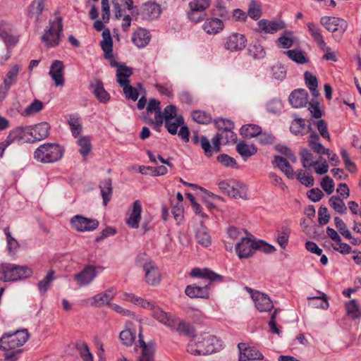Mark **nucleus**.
I'll return each mask as SVG.
<instances>
[{
	"mask_svg": "<svg viewBox=\"0 0 361 361\" xmlns=\"http://www.w3.org/2000/svg\"><path fill=\"white\" fill-rule=\"evenodd\" d=\"M27 329L17 330L13 333L4 334L0 338V349L4 352L6 361H16L23 353L20 348L28 340Z\"/></svg>",
	"mask_w": 361,
	"mask_h": 361,
	"instance_id": "1",
	"label": "nucleus"
},
{
	"mask_svg": "<svg viewBox=\"0 0 361 361\" xmlns=\"http://www.w3.org/2000/svg\"><path fill=\"white\" fill-rule=\"evenodd\" d=\"M220 341L215 336L204 335L197 341H191L187 351L194 355H207L215 353L221 346Z\"/></svg>",
	"mask_w": 361,
	"mask_h": 361,
	"instance_id": "2",
	"label": "nucleus"
},
{
	"mask_svg": "<svg viewBox=\"0 0 361 361\" xmlns=\"http://www.w3.org/2000/svg\"><path fill=\"white\" fill-rule=\"evenodd\" d=\"M64 148L57 143L47 142L39 146L34 152V159L40 163L51 164L59 161L63 156Z\"/></svg>",
	"mask_w": 361,
	"mask_h": 361,
	"instance_id": "3",
	"label": "nucleus"
},
{
	"mask_svg": "<svg viewBox=\"0 0 361 361\" xmlns=\"http://www.w3.org/2000/svg\"><path fill=\"white\" fill-rule=\"evenodd\" d=\"M32 270L27 266L5 263L0 265V280L4 282H13L29 278Z\"/></svg>",
	"mask_w": 361,
	"mask_h": 361,
	"instance_id": "4",
	"label": "nucleus"
},
{
	"mask_svg": "<svg viewBox=\"0 0 361 361\" xmlns=\"http://www.w3.org/2000/svg\"><path fill=\"white\" fill-rule=\"evenodd\" d=\"M320 23L329 32H332L333 37L336 42L341 41L348 27L347 21L343 18L332 16L322 17Z\"/></svg>",
	"mask_w": 361,
	"mask_h": 361,
	"instance_id": "5",
	"label": "nucleus"
},
{
	"mask_svg": "<svg viewBox=\"0 0 361 361\" xmlns=\"http://www.w3.org/2000/svg\"><path fill=\"white\" fill-rule=\"evenodd\" d=\"M63 32L62 20L61 18L57 21L50 22V27L42 36V40L49 47H54L59 44L60 38Z\"/></svg>",
	"mask_w": 361,
	"mask_h": 361,
	"instance_id": "6",
	"label": "nucleus"
},
{
	"mask_svg": "<svg viewBox=\"0 0 361 361\" xmlns=\"http://www.w3.org/2000/svg\"><path fill=\"white\" fill-rule=\"evenodd\" d=\"M257 240L255 238L243 237L235 245V252L240 259L252 257L255 251Z\"/></svg>",
	"mask_w": 361,
	"mask_h": 361,
	"instance_id": "7",
	"label": "nucleus"
},
{
	"mask_svg": "<svg viewBox=\"0 0 361 361\" xmlns=\"http://www.w3.org/2000/svg\"><path fill=\"white\" fill-rule=\"evenodd\" d=\"M31 126H18L11 130L6 137V142L11 144L13 142H20L23 141L26 143H32L31 137Z\"/></svg>",
	"mask_w": 361,
	"mask_h": 361,
	"instance_id": "8",
	"label": "nucleus"
},
{
	"mask_svg": "<svg viewBox=\"0 0 361 361\" xmlns=\"http://www.w3.org/2000/svg\"><path fill=\"white\" fill-rule=\"evenodd\" d=\"M139 13L143 20L152 21L160 16L161 8L160 5L154 1H147L141 5Z\"/></svg>",
	"mask_w": 361,
	"mask_h": 361,
	"instance_id": "9",
	"label": "nucleus"
},
{
	"mask_svg": "<svg viewBox=\"0 0 361 361\" xmlns=\"http://www.w3.org/2000/svg\"><path fill=\"white\" fill-rule=\"evenodd\" d=\"M247 44V39L243 34L233 32L227 36L224 41V48L230 51L243 50Z\"/></svg>",
	"mask_w": 361,
	"mask_h": 361,
	"instance_id": "10",
	"label": "nucleus"
},
{
	"mask_svg": "<svg viewBox=\"0 0 361 361\" xmlns=\"http://www.w3.org/2000/svg\"><path fill=\"white\" fill-rule=\"evenodd\" d=\"M72 226L78 231H92L99 226V221L97 219H88L81 215L74 216L71 220Z\"/></svg>",
	"mask_w": 361,
	"mask_h": 361,
	"instance_id": "11",
	"label": "nucleus"
},
{
	"mask_svg": "<svg viewBox=\"0 0 361 361\" xmlns=\"http://www.w3.org/2000/svg\"><path fill=\"white\" fill-rule=\"evenodd\" d=\"M239 350L238 361L262 360L263 355L255 347L247 346L245 343L238 344Z\"/></svg>",
	"mask_w": 361,
	"mask_h": 361,
	"instance_id": "12",
	"label": "nucleus"
},
{
	"mask_svg": "<svg viewBox=\"0 0 361 361\" xmlns=\"http://www.w3.org/2000/svg\"><path fill=\"white\" fill-rule=\"evenodd\" d=\"M145 271L146 282L151 286H157L160 283L161 275L157 266L154 262L149 261L142 265Z\"/></svg>",
	"mask_w": 361,
	"mask_h": 361,
	"instance_id": "13",
	"label": "nucleus"
},
{
	"mask_svg": "<svg viewBox=\"0 0 361 361\" xmlns=\"http://www.w3.org/2000/svg\"><path fill=\"white\" fill-rule=\"evenodd\" d=\"M97 275L95 267L87 265L80 272L75 274L74 279L80 286H85L89 285Z\"/></svg>",
	"mask_w": 361,
	"mask_h": 361,
	"instance_id": "14",
	"label": "nucleus"
},
{
	"mask_svg": "<svg viewBox=\"0 0 361 361\" xmlns=\"http://www.w3.org/2000/svg\"><path fill=\"white\" fill-rule=\"evenodd\" d=\"M139 343L142 348L141 355L138 357V361H154L155 353V343L150 341L147 343L143 340V336L141 332L139 333Z\"/></svg>",
	"mask_w": 361,
	"mask_h": 361,
	"instance_id": "15",
	"label": "nucleus"
},
{
	"mask_svg": "<svg viewBox=\"0 0 361 361\" xmlns=\"http://www.w3.org/2000/svg\"><path fill=\"white\" fill-rule=\"evenodd\" d=\"M309 94L305 89L293 90L288 98L290 104L295 109L306 106L308 103Z\"/></svg>",
	"mask_w": 361,
	"mask_h": 361,
	"instance_id": "16",
	"label": "nucleus"
},
{
	"mask_svg": "<svg viewBox=\"0 0 361 361\" xmlns=\"http://www.w3.org/2000/svg\"><path fill=\"white\" fill-rule=\"evenodd\" d=\"M202 29L206 33L215 35L224 30V23L218 17L208 18L203 23Z\"/></svg>",
	"mask_w": 361,
	"mask_h": 361,
	"instance_id": "17",
	"label": "nucleus"
},
{
	"mask_svg": "<svg viewBox=\"0 0 361 361\" xmlns=\"http://www.w3.org/2000/svg\"><path fill=\"white\" fill-rule=\"evenodd\" d=\"M291 229L287 222L279 226L275 232L274 239L281 249L285 250L288 246Z\"/></svg>",
	"mask_w": 361,
	"mask_h": 361,
	"instance_id": "18",
	"label": "nucleus"
},
{
	"mask_svg": "<svg viewBox=\"0 0 361 361\" xmlns=\"http://www.w3.org/2000/svg\"><path fill=\"white\" fill-rule=\"evenodd\" d=\"M142 212L141 204H133V207L128 209L126 223L130 228H137L139 227Z\"/></svg>",
	"mask_w": 361,
	"mask_h": 361,
	"instance_id": "19",
	"label": "nucleus"
},
{
	"mask_svg": "<svg viewBox=\"0 0 361 361\" xmlns=\"http://www.w3.org/2000/svg\"><path fill=\"white\" fill-rule=\"evenodd\" d=\"M30 126L32 128V135L30 137L32 143L42 140L49 135L51 126L47 122H42Z\"/></svg>",
	"mask_w": 361,
	"mask_h": 361,
	"instance_id": "20",
	"label": "nucleus"
},
{
	"mask_svg": "<svg viewBox=\"0 0 361 361\" xmlns=\"http://www.w3.org/2000/svg\"><path fill=\"white\" fill-rule=\"evenodd\" d=\"M63 71V61L54 60L52 62L49 74L54 81L56 86H63L64 85Z\"/></svg>",
	"mask_w": 361,
	"mask_h": 361,
	"instance_id": "21",
	"label": "nucleus"
},
{
	"mask_svg": "<svg viewBox=\"0 0 361 361\" xmlns=\"http://www.w3.org/2000/svg\"><path fill=\"white\" fill-rule=\"evenodd\" d=\"M255 307L260 312H268L272 310L274 305L269 297L259 291H255L252 295Z\"/></svg>",
	"mask_w": 361,
	"mask_h": 361,
	"instance_id": "22",
	"label": "nucleus"
},
{
	"mask_svg": "<svg viewBox=\"0 0 361 361\" xmlns=\"http://www.w3.org/2000/svg\"><path fill=\"white\" fill-rule=\"evenodd\" d=\"M293 118L290 126V130L293 134L303 135L312 131L311 126H307L305 119L298 118L296 114L293 115Z\"/></svg>",
	"mask_w": 361,
	"mask_h": 361,
	"instance_id": "23",
	"label": "nucleus"
},
{
	"mask_svg": "<svg viewBox=\"0 0 361 361\" xmlns=\"http://www.w3.org/2000/svg\"><path fill=\"white\" fill-rule=\"evenodd\" d=\"M211 285L209 283L208 285L204 286H199L196 285H188L186 286L185 293L191 298H209V287Z\"/></svg>",
	"mask_w": 361,
	"mask_h": 361,
	"instance_id": "24",
	"label": "nucleus"
},
{
	"mask_svg": "<svg viewBox=\"0 0 361 361\" xmlns=\"http://www.w3.org/2000/svg\"><path fill=\"white\" fill-rule=\"evenodd\" d=\"M90 87L99 102L105 104L109 101L110 94L104 89L103 82L101 80L96 79L94 82H91Z\"/></svg>",
	"mask_w": 361,
	"mask_h": 361,
	"instance_id": "25",
	"label": "nucleus"
},
{
	"mask_svg": "<svg viewBox=\"0 0 361 361\" xmlns=\"http://www.w3.org/2000/svg\"><path fill=\"white\" fill-rule=\"evenodd\" d=\"M116 295V290L114 288H110L104 293H98L92 297L93 302L92 305L96 307H102L106 305H111L110 302Z\"/></svg>",
	"mask_w": 361,
	"mask_h": 361,
	"instance_id": "26",
	"label": "nucleus"
},
{
	"mask_svg": "<svg viewBox=\"0 0 361 361\" xmlns=\"http://www.w3.org/2000/svg\"><path fill=\"white\" fill-rule=\"evenodd\" d=\"M190 275L193 277L207 279L212 281L222 282L224 276L216 274L207 269H201L200 268H194L192 269Z\"/></svg>",
	"mask_w": 361,
	"mask_h": 361,
	"instance_id": "27",
	"label": "nucleus"
},
{
	"mask_svg": "<svg viewBox=\"0 0 361 361\" xmlns=\"http://www.w3.org/2000/svg\"><path fill=\"white\" fill-rule=\"evenodd\" d=\"M152 315L155 319L170 328H174L176 326V321L172 316L161 310L157 305L153 309Z\"/></svg>",
	"mask_w": 361,
	"mask_h": 361,
	"instance_id": "28",
	"label": "nucleus"
},
{
	"mask_svg": "<svg viewBox=\"0 0 361 361\" xmlns=\"http://www.w3.org/2000/svg\"><path fill=\"white\" fill-rule=\"evenodd\" d=\"M150 40V34L145 28H138L132 36V41L139 48L146 47Z\"/></svg>",
	"mask_w": 361,
	"mask_h": 361,
	"instance_id": "29",
	"label": "nucleus"
},
{
	"mask_svg": "<svg viewBox=\"0 0 361 361\" xmlns=\"http://www.w3.org/2000/svg\"><path fill=\"white\" fill-rule=\"evenodd\" d=\"M257 24L260 30L264 31L266 33L271 34H273L278 30H281L285 27V23L282 20L269 21L266 19H262L258 22Z\"/></svg>",
	"mask_w": 361,
	"mask_h": 361,
	"instance_id": "30",
	"label": "nucleus"
},
{
	"mask_svg": "<svg viewBox=\"0 0 361 361\" xmlns=\"http://www.w3.org/2000/svg\"><path fill=\"white\" fill-rule=\"evenodd\" d=\"M309 305L312 307H320L323 310H326L329 305L327 299V295L320 291L317 292V295L314 296H308Z\"/></svg>",
	"mask_w": 361,
	"mask_h": 361,
	"instance_id": "31",
	"label": "nucleus"
},
{
	"mask_svg": "<svg viewBox=\"0 0 361 361\" xmlns=\"http://www.w3.org/2000/svg\"><path fill=\"white\" fill-rule=\"evenodd\" d=\"M236 151L246 161L257 153V148L255 145H247L245 141H240L236 145Z\"/></svg>",
	"mask_w": 361,
	"mask_h": 361,
	"instance_id": "32",
	"label": "nucleus"
},
{
	"mask_svg": "<svg viewBox=\"0 0 361 361\" xmlns=\"http://www.w3.org/2000/svg\"><path fill=\"white\" fill-rule=\"evenodd\" d=\"M247 53L254 60L263 59L266 56L264 47L258 42L250 44L247 49Z\"/></svg>",
	"mask_w": 361,
	"mask_h": 361,
	"instance_id": "33",
	"label": "nucleus"
},
{
	"mask_svg": "<svg viewBox=\"0 0 361 361\" xmlns=\"http://www.w3.org/2000/svg\"><path fill=\"white\" fill-rule=\"evenodd\" d=\"M0 38L4 41V42L7 47V52L8 54L6 57L7 59L10 57V49L16 44V43L18 41V39L16 37L10 35L6 30L4 24H0Z\"/></svg>",
	"mask_w": 361,
	"mask_h": 361,
	"instance_id": "34",
	"label": "nucleus"
},
{
	"mask_svg": "<svg viewBox=\"0 0 361 361\" xmlns=\"http://www.w3.org/2000/svg\"><path fill=\"white\" fill-rule=\"evenodd\" d=\"M274 163L288 178H294L293 170L286 158L276 155L274 157Z\"/></svg>",
	"mask_w": 361,
	"mask_h": 361,
	"instance_id": "35",
	"label": "nucleus"
},
{
	"mask_svg": "<svg viewBox=\"0 0 361 361\" xmlns=\"http://www.w3.org/2000/svg\"><path fill=\"white\" fill-rule=\"evenodd\" d=\"M47 1V0H34L28 7L29 16L31 18L35 17L37 21L39 20Z\"/></svg>",
	"mask_w": 361,
	"mask_h": 361,
	"instance_id": "36",
	"label": "nucleus"
},
{
	"mask_svg": "<svg viewBox=\"0 0 361 361\" xmlns=\"http://www.w3.org/2000/svg\"><path fill=\"white\" fill-rule=\"evenodd\" d=\"M307 28L314 40L323 50H324L326 42H324L323 36L321 33L320 28L313 23H309L307 24Z\"/></svg>",
	"mask_w": 361,
	"mask_h": 361,
	"instance_id": "37",
	"label": "nucleus"
},
{
	"mask_svg": "<svg viewBox=\"0 0 361 361\" xmlns=\"http://www.w3.org/2000/svg\"><path fill=\"white\" fill-rule=\"evenodd\" d=\"M99 188L103 198V203H107L111 200L113 190L111 179L107 178L101 181Z\"/></svg>",
	"mask_w": 361,
	"mask_h": 361,
	"instance_id": "38",
	"label": "nucleus"
},
{
	"mask_svg": "<svg viewBox=\"0 0 361 361\" xmlns=\"http://www.w3.org/2000/svg\"><path fill=\"white\" fill-rule=\"evenodd\" d=\"M133 74V70L131 68L128 67L125 65L118 66L116 72L117 82L119 85H124L126 83H130L128 78Z\"/></svg>",
	"mask_w": 361,
	"mask_h": 361,
	"instance_id": "39",
	"label": "nucleus"
},
{
	"mask_svg": "<svg viewBox=\"0 0 361 361\" xmlns=\"http://www.w3.org/2000/svg\"><path fill=\"white\" fill-rule=\"evenodd\" d=\"M346 314L353 319L361 317V307L355 300H351L345 303Z\"/></svg>",
	"mask_w": 361,
	"mask_h": 361,
	"instance_id": "40",
	"label": "nucleus"
},
{
	"mask_svg": "<svg viewBox=\"0 0 361 361\" xmlns=\"http://www.w3.org/2000/svg\"><path fill=\"white\" fill-rule=\"evenodd\" d=\"M261 127L255 124H246L241 127L240 135L245 138L257 137L261 133Z\"/></svg>",
	"mask_w": 361,
	"mask_h": 361,
	"instance_id": "41",
	"label": "nucleus"
},
{
	"mask_svg": "<svg viewBox=\"0 0 361 361\" xmlns=\"http://www.w3.org/2000/svg\"><path fill=\"white\" fill-rule=\"evenodd\" d=\"M210 12L214 17L221 18L223 21L230 19L229 11L227 8L222 4V0H218L216 4L212 8Z\"/></svg>",
	"mask_w": 361,
	"mask_h": 361,
	"instance_id": "42",
	"label": "nucleus"
},
{
	"mask_svg": "<svg viewBox=\"0 0 361 361\" xmlns=\"http://www.w3.org/2000/svg\"><path fill=\"white\" fill-rule=\"evenodd\" d=\"M20 69V68L18 65H15L7 72L2 84L4 86L6 87V88L10 89L11 85L14 83Z\"/></svg>",
	"mask_w": 361,
	"mask_h": 361,
	"instance_id": "43",
	"label": "nucleus"
},
{
	"mask_svg": "<svg viewBox=\"0 0 361 361\" xmlns=\"http://www.w3.org/2000/svg\"><path fill=\"white\" fill-rule=\"evenodd\" d=\"M74 137H77L82 132V126L80 119L75 115H71L68 121Z\"/></svg>",
	"mask_w": 361,
	"mask_h": 361,
	"instance_id": "44",
	"label": "nucleus"
},
{
	"mask_svg": "<svg viewBox=\"0 0 361 361\" xmlns=\"http://www.w3.org/2000/svg\"><path fill=\"white\" fill-rule=\"evenodd\" d=\"M171 329H175L180 334L195 336V330L192 326L184 321H180L178 322L176 321V326Z\"/></svg>",
	"mask_w": 361,
	"mask_h": 361,
	"instance_id": "45",
	"label": "nucleus"
},
{
	"mask_svg": "<svg viewBox=\"0 0 361 361\" xmlns=\"http://www.w3.org/2000/svg\"><path fill=\"white\" fill-rule=\"evenodd\" d=\"M228 196L233 197L235 199L241 198L246 200L248 199L247 188L244 185H237L236 187L233 185L228 192Z\"/></svg>",
	"mask_w": 361,
	"mask_h": 361,
	"instance_id": "46",
	"label": "nucleus"
},
{
	"mask_svg": "<svg viewBox=\"0 0 361 361\" xmlns=\"http://www.w3.org/2000/svg\"><path fill=\"white\" fill-rule=\"evenodd\" d=\"M54 279V271L50 269L46 276L39 281L38 289L41 294H44L50 287L51 283Z\"/></svg>",
	"mask_w": 361,
	"mask_h": 361,
	"instance_id": "47",
	"label": "nucleus"
},
{
	"mask_svg": "<svg viewBox=\"0 0 361 361\" xmlns=\"http://www.w3.org/2000/svg\"><path fill=\"white\" fill-rule=\"evenodd\" d=\"M75 348L78 350L83 361H94L93 355L87 343L82 341L77 342Z\"/></svg>",
	"mask_w": 361,
	"mask_h": 361,
	"instance_id": "48",
	"label": "nucleus"
},
{
	"mask_svg": "<svg viewBox=\"0 0 361 361\" xmlns=\"http://www.w3.org/2000/svg\"><path fill=\"white\" fill-rule=\"evenodd\" d=\"M77 143L80 147V154L85 159L92 149L90 138L87 136H82L78 140Z\"/></svg>",
	"mask_w": 361,
	"mask_h": 361,
	"instance_id": "49",
	"label": "nucleus"
},
{
	"mask_svg": "<svg viewBox=\"0 0 361 361\" xmlns=\"http://www.w3.org/2000/svg\"><path fill=\"white\" fill-rule=\"evenodd\" d=\"M284 54H286L290 59L298 63L302 64L308 62V59L305 56L302 51L291 49L285 51Z\"/></svg>",
	"mask_w": 361,
	"mask_h": 361,
	"instance_id": "50",
	"label": "nucleus"
},
{
	"mask_svg": "<svg viewBox=\"0 0 361 361\" xmlns=\"http://www.w3.org/2000/svg\"><path fill=\"white\" fill-rule=\"evenodd\" d=\"M128 300L135 305H138L145 309L153 310L155 304L151 301H147L142 298L137 297L133 294L128 295Z\"/></svg>",
	"mask_w": 361,
	"mask_h": 361,
	"instance_id": "51",
	"label": "nucleus"
},
{
	"mask_svg": "<svg viewBox=\"0 0 361 361\" xmlns=\"http://www.w3.org/2000/svg\"><path fill=\"white\" fill-rule=\"evenodd\" d=\"M196 239L197 242L204 247H208L211 244V238L206 228L202 227L196 232Z\"/></svg>",
	"mask_w": 361,
	"mask_h": 361,
	"instance_id": "52",
	"label": "nucleus"
},
{
	"mask_svg": "<svg viewBox=\"0 0 361 361\" xmlns=\"http://www.w3.org/2000/svg\"><path fill=\"white\" fill-rule=\"evenodd\" d=\"M192 117L195 122L200 124H208L212 121V117L209 114L200 110L193 111Z\"/></svg>",
	"mask_w": 361,
	"mask_h": 361,
	"instance_id": "53",
	"label": "nucleus"
},
{
	"mask_svg": "<svg viewBox=\"0 0 361 361\" xmlns=\"http://www.w3.org/2000/svg\"><path fill=\"white\" fill-rule=\"evenodd\" d=\"M198 195L201 197L202 200L204 202V203H210V200L214 202L223 201L222 197L214 195L203 188H200V192Z\"/></svg>",
	"mask_w": 361,
	"mask_h": 361,
	"instance_id": "54",
	"label": "nucleus"
},
{
	"mask_svg": "<svg viewBox=\"0 0 361 361\" xmlns=\"http://www.w3.org/2000/svg\"><path fill=\"white\" fill-rule=\"evenodd\" d=\"M247 15L255 20L261 17L262 11L260 6L254 0H252L249 4Z\"/></svg>",
	"mask_w": 361,
	"mask_h": 361,
	"instance_id": "55",
	"label": "nucleus"
},
{
	"mask_svg": "<svg viewBox=\"0 0 361 361\" xmlns=\"http://www.w3.org/2000/svg\"><path fill=\"white\" fill-rule=\"evenodd\" d=\"M123 87V93L127 99H130L135 102L139 97L138 90L130 85L126 83L124 85H121Z\"/></svg>",
	"mask_w": 361,
	"mask_h": 361,
	"instance_id": "56",
	"label": "nucleus"
},
{
	"mask_svg": "<svg viewBox=\"0 0 361 361\" xmlns=\"http://www.w3.org/2000/svg\"><path fill=\"white\" fill-rule=\"evenodd\" d=\"M217 161L225 167L233 169L238 168V164L235 159L226 154H221L217 157Z\"/></svg>",
	"mask_w": 361,
	"mask_h": 361,
	"instance_id": "57",
	"label": "nucleus"
},
{
	"mask_svg": "<svg viewBox=\"0 0 361 361\" xmlns=\"http://www.w3.org/2000/svg\"><path fill=\"white\" fill-rule=\"evenodd\" d=\"M204 11H193L192 8L187 12L188 19L194 23H198L204 20L206 14L202 13Z\"/></svg>",
	"mask_w": 361,
	"mask_h": 361,
	"instance_id": "58",
	"label": "nucleus"
},
{
	"mask_svg": "<svg viewBox=\"0 0 361 361\" xmlns=\"http://www.w3.org/2000/svg\"><path fill=\"white\" fill-rule=\"evenodd\" d=\"M334 224L336 227L339 231L340 233L347 239L352 238V235L344 221L338 216L334 217Z\"/></svg>",
	"mask_w": 361,
	"mask_h": 361,
	"instance_id": "59",
	"label": "nucleus"
},
{
	"mask_svg": "<svg viewBox=\"0 0 361 361\" xmlns=\"http://www.w3.org/2000/svg\"><path fill=\"white\" fill-rule=\"evenodd\" d=\"M212 0H192L188 6L193 11H206L211 5Z\"/></svg>",
	"mask_w": 361,
	"mask_h": 361,
	"instance_id": "60",
	"label": "nucleus"
},
{
	"mask_svg": "<svg viewBox=\"0 0 361 361\" xmlns=\"http://www.w3.org/2000/svg\"><path fill=\"white\" fill-rule=\"evenodd\" d=\"M300 156L302 165L304 168L307 169L310 166V163L313 161V154L310 150L303 148L300 151Z\"/></svg>",
	"mask_w": 361,
	"mask_h": 361,
	"instance_id": "61",
	"label": "nucleus"
},
{
	"mask_svg": "<svg viewBox=\"0 0 361 361\" xmlns=\"http://www.w3.org/2000/svg\"><path fill=\"white\" fill-rule=\"evenodd\" d=\"M44 104L42 102L38 99H35L30 105H28L25 109V114L26 115H31L39 113L42 110Z\"/></svg>",
	"mask_w": 361,
	"mask_h": 361,
	"instance_id": "62",
	"label": "nucleus"
},
{
	"mask_svg": "<svg viewBox=\"0 0 361 361\" xmlns=\"http://www.w3.org/2000/svg\"><path fill=\"white\" fill-rule=\"evenodd\" d=\"M255 249L256 250H260L265 254H271L276 250L274 245H270L262 240H257Z\"/></svg>",
	"mask_w": 361,
	"mask_h": 361,
	"instance_id": "63",
	"label": "nucleus"
},
{
	"mask_svg": "<svg viewBox=\"0 0 361 361\" xmlns=\"http://www.w3.org/2000/svg\"><path fill=\"white\" fill-rule=\"evenodd\" d=\"M122 343L126 346H130L135 341V335L130 329L122 331L119 335Z\"/></svg>",
	"mask_w": 361,
	"mask_h": 361,
	"instance_id": "64",
	"label": "nucleus"
}]
</instances>
